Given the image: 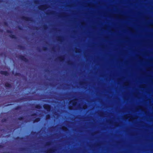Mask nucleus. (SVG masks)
<instances>
[{
	"instance_id": "12",
	"label": "nucleus",
	"mask_w": 153,
	"mask_h": 153,
	"mask_svg": "<svg viewBox=\"0 0 153 153\" xmlns=\"http://www.w3.org/2000/svg\"><path fill=\"white\" fill-rule=\"evenodd\" d=\"M9 36L10 38L12 39H17V37L16 36L13 34H11L9 35Z\"/></svg>"
},
{
	"instance_id": "18",
	"label": "nucleus",
	"mask_w": 153,
	"mask_h": 153,
	"mask_svg": "<svg viewBox=\"0 0 153 153\" xmlns=\"http://www.w3.org/2000/svg\"><path fill=\"white\" fill-rule=\"evenodd\" d=\"M23 139V137H18L15 138V140H21Z\"/></svg>"
},
{
	"instance_id": "2",
	"label": "nucleus",
	"mask_w": 153,
	"mask_h": 153,
	"mask_svg": "<svg viewBox=\"0 0 153 153\" xmlns=\"http://www.w3.org/2000/svg\"><path fill=\"white\" fill-rule=\"evenodd\" d=\"M44 108L46 110L48 111H50L51 109V106L50 105L45 104L43 105Z\"/></svg>"
},
{
	"instance_id": "34",
	"label": "nucleus",
	"mask_w": 153,
	"mask_h": 153,
	"mask_svg": "<svg viewBox=\"0 0 153 153\" xmlns=\"http://www.w3.org/2000/svg\"><path fill=\"white\" fill-rule=\"evenodd\" d=\"M36 132L35 131H32L31 132V134L32 135H34L35 134H36Z\"/></svg>"
},
{
	"instance_id": "30",
	"label": "nucleus",
	"mask_w": 153,
	"mask_h": 153,
	"mask_svg": "<svg viewBox=\"0 0 153 153\" xmlns=\"http://www.w3.org/2000/svg\"><path fill=\"white\" fill-rule=\"evenodd\" d=\"M87 105H84L83 106V108L84 109H86L87 108Z\"/></svg>"
},
{
	"instance_id": "8",
	"label": "nucleus",
	"mask_w": 153,
	"mask_h": 153,
	"mask_svg": "<svg viewBox=\"0 0 153 153\" xmlns=\"http://www.w3.org/2000/svg\"><path fill=\"white\" fill-rule=\"evenodd\" d=\"M55 150H56L54 149L51 148L48 150V152L49 153H53L55 152Z\"/></svg>"
},
{
	"instance_id": "5",
	"label": "nucleus",
	"mask_w": 153,
	"mask_h": 153,
	"mask_svg": "<svg viewBox=\"0 0 153 153\" xmlns=\"http://www.w3.org/2000/svg\"><path fill=\"white\" fill-rule=\"evenodd\" d=\"M0 74L1 75H4L5 76H8L9 75V74L7 71H0Z\"/></svg>"
},
{
	"instance_id": "45",
	"label": "nucleus",
	"mask_w": 153,
	"mask_h": 153,
	"mask_svg": "<svg viewBox=\"0 0 153 153\" xmlns=\"http://www.w3.org/2000/svg\"><path fill=\"white\" fill-rule=\"evenodd\" d=\"M13 73H14V71H13V72H12Z\"/></svg>"
},
{
	"instance_id": "44",
	"label": "nucleus",
	"mask_w": 153,
	"mask_h": 153,
	"mask_svg": "<svg viewBox=\"0 0 153 153\" xmlns=\"http://www.w3.org/2000/svg\"><path fill=\"white\" fill-rule=\"evenodd\" d=\"M2 31H3L2 30H1V32H2Z\"/></svg>"
},
{
	"instance_id": "25",
	"label": "nucleus",
	"mask_w": 153,
	"mask_h": 153,
	"mask_svg": "<svg viewBox=\"0 0 153 153\" xmlns=\"http://www.w3.org/2000/svg\"><path fill=\"white\" fill-rule=\"evenodd\" d=\"M21 75V74L20 73H16L14 74V75L15 76H20Z\"/></svg>"
},
{
	"instance_id": "47",
	"label": "nucleus",
	"mask_w": 153,
	"mask_h": 153,
	"mask_svg": "<svg viewBox=\"0 0 153 153\" xmlns=\"http://www.w3.org/2000/svg\"><path fill=\"white\" fill-rule=\"evenodd\" d=\"M69 109H71V108H69Z\"/></svg>"
},
{
	"instance_id": "33",
	"label": "nucleus",
	"mask_w": 153,
	"mask_h": 153,
	"mask_svg": "<svg viewBox=\"0 0 153 153\" xmlns=\"http://www.w3.org/2000/svg\"><path fill=\"white\" fill-rule=\"evenodd\" d=\"M79 49H78V48H76V50H75V52L76 53H79Z\"/></svg>"
},
{
	"instance_id": "37",
	"label": "nucleus",
	"mask_w": 153,
	"mask_h": 153,
	"mask_svg": "<svg viewBox=\"0 0 153 153\" xmlns=\"http://www.w3.org/2000/svg\"><path fill=\"white\" fill-rule=\"evenodd\" d=\"M52 50L53 51H54V47L53 48H52Z\"/></svg>"
},
{
	"instance_id": "4",
	"label": "nucleus",
	"mask_w": 153,
	"mask_h": 153,
	"mask_svg": "<svg viewBox=\"0 0 153 153\" xmlns=\"http://www.w3.org/2000/svg\"><path fill=\"white\" fill-rule=\"evenodd\" d=\"M47 5L46 4L41 5L39 6L38 7L39 9L43 10H45L47 8Z\"/></svg>"
},
{
	"instance_id": "39",
	"label": "nucleus",
	"mask_w": 153,
	"mask_h": 153,
	"mask_svg": "<svg viewBox=\"0 0 153 153\" xmlns=\"http://www.w3.org/2000/svg\"><path fill=\"white\" fill-rule=\"evenodd\" d=\"M22 150H24L25 149L24 148H22Z\"/></svg>"
},
{
	"instance_id": "41",
	"label": "nucleus",
	"mask_w": 153,
	"mask_h": 153,
	"mask_svg": "<svg viewBox=\"0 0 153 153\" xmlns=\"http://www.w3.org/2000/svg\"><path fill=\"white\" fill-rule=\"evenodd\" d=\"M2 2V0H0V3L1 2Z\"/></svg>"
},
{
	"instance_id": "1",
	"label": "nucleus",
	"mask_w": 153,
	"mask_h": 153,
	"mask_svg": "<svg viewBox=\"0 0 153 153\" xmlns=\"http://www.w3.org/2000/svg\"><path fill=\"white\" fill-rule=\"evenodd\" d=\"M21 19L27 22H32L33 20L31 17L23 16L22 17Z\"/></svg>"
},
{
	"instance_id": "15",
	"label": "nucleus",
	"mask_w": 153,
	"mask_h": 153,
	"mask_svg": "<svg viewBox=\"0 0 153 153\" xmlns=\"http://www.w3.org/2000/svg\"><path fill=\"white\" fill-rule=\"evenodd\" d=\"M21 108V106H17L14 108L15 110H18L20 109Z\"/></svg>"
},
{
	"instance_id": "28",
	"label": "nucleus",
	"mask_w": 153,
	"mask_h": 153,
	"mask_svg": "<svg viewBox=\"0 0 153 153\" xmlns=\"http://www.w3.org/2000/svg\"><path fill=\"white\" fill-rule=\"evenodd\" d=\"M4 25L7 26L8 25V23L6 22H4Z\"/></svg>"
},
{
	"instance_id": "43",
	"label": "nucleus",
	"mask_w": 153,
	"mask_h": 153,
	"mask_svg": "<svg viewBox=\"0 0 153 153\" xmlns=\"http://www.w3.org/2000/svg\"><path fill=\"white\" fill-rule=\"evenodd\" d=\"M53 12H52V13H51V14H53Z\"/></svg>"
},
{
	"instance_id": "29",
	"label": "nucleus",
	"mask_w": 153,
	"mask_h": 153,
	"mask_svg": "<svg viewBox=\"0 0 153 153\" xmlns=\"http://www.w3.org/2000/svg\"><path fill=\"white\" fill-rule=\"evenodd\" d=\"M18 28L19 29V30H22V27L21 26H19L18 27Z\"/></svg>"
},
{
	"instance_id": "46",
	"label": "nucleus",
	"mask_w": 153,
	"mask_h": 153,
	"mask_svg": "<svg viewBox=\"0 0 153 153\" xmlns=\"http://www.w3.org/2000/svg\"><path fill=\"white\" fill-rule=\"evenodd\" d=\"M116 126H118V125H116Z\"/></svg>"
},
{
	"instance_id": "10",
	"label": "nucleus",
	"mask_w": 153,
	"mask_h": 153,
	"mask_svg": "<svg viewBox=\"0 0 153 153\" xmlns=\"http://www.w3.org/2000/svg\"><path fill=\"white\" fill-rule=\"evenodd\" d=\"M40 118L39 117H37L35 118L34 120H33V123H34L36 122H38L40 121Z\"/></svg>"
},
{
	"instance_id": "14",
	"label": "nucleus",
	"mask_w": 153,
	"mask_h": 153,
	"mask_svg": "<svg viewBox=\"0 0 153 153\" xmlns=\"http://www.w3.org/2000/svg\"><path fill=\"white\" fill-rule=\"evenodd\" d=\"M35 108L37 109H40L42 108V106L38 104L36 105Z\"/></svg>"
},
{
	"instance_id": "16",
	"label": "nucleus",
	"mask_w": 153,
	"mask_h": 153,
	"mask_svg": "<svg viewBox=\"0 0 153 153\" xmlns=\"http://www.w3.org/2000/svg\"><path fill=\"white\" fill-rule=\"evenodd\" d=\"M67 64L68 65L70 66H71L73 65V63L71 62V61L69 60L67 62Z\"/></svg>"
},
{
	"instance_id": "23",
	"label": "nucleus",
	"mask_w": 153,
	"mask_h": 153,
	"mask_svg": "<svg viewBox=\"0 0 153 153\" xmlns=\"http://www.w3.org/2000/svg\"><path fill=\"white\" fill-rule=\"evenodd\" d=\"M6 32L7 33H13V32L12 31L10 30H6Z\"/></svg>"
},
{
	"instance_id": "24",
	"label": "nucleus",
	"mask_w": 153,
	"mask_h": 153,
	"mask_svg": "<svg viewBox=\"0 0 153 153\" xmlns=\"http://www.w3.org/2000/svg\"><path fill=\"white\" fill-rule=\"evenodd\" d=\"M7 119L6 118H3L1 120V122L2 123L6 122L7 121Z\"/></svg>"
},
{
	"instance_id": "40",
	"label": "nucleus",
	"mask_w": 153,
	"mask_h": 153,
	"mask_svg": "<svg viewBox=\"0 0 153 153\" xmlns=\"http://www.w3.org/2000/svg\"><path fill=\"white\" fill-rule=\"evenodd\" d=\"M36 27V30H37L38 27Z\"/></svg>"
},
{
	"instance_id": "31",
	"label": "nucleus",
	"mask_w": 153,
	"mask_h": 153,
	"mask_svg": "<svg viewBox=\"0 0 153 153\" xmlns=\"http://www.w3.org/2000/svg\"><path fill=\"white\" fill-rule=\"evenodd\" d=\"M37 115V114L36 113H34L31 114V116H36Z\"/></svg>"
},
{
	"instance_id": "22",
	"label": "nucleus",
	"mask_w": 153,
	"mask_h": 153,
	"mask_svg": "<svg viewBox=\"0 0 153 153\" xmlns=\"http://www.w3.org/2000/svg\"><path fill=\"white\" fill-rule=\"evenodd\" d=\"M43 28L45 30H46L48 28V27L46 25H44L43 26Z\"/></svg>"
},
{
	"instance_id": "36",
	"label": "nucleus",
	"mask_w": 153,
	"mask_h": 153,
	"mask_svg": "<svg viewBox=\"0 0 153 153\" xmlns=\"http://www.w3.org/2000/svg\"><path fill=\"white\" fill-rule=\"evenodd\" d=\"M83 84V82H79V84H80V85H82V84Z\"/></svg>"
},
{
	"instance_id": "11",
	"label": "nucleus",
	"mask_w": 153,
	"mask_h": 153,
	"mask_svg": "<svg viewBox=\"0 0 153 153\" xmlns=\"http://www.w3.org/2000/svg\"><path fill=\"white\" fill-rule=\"evenodd\" d=\"M77 100V99L75 98L73 100V101H72V104L73 105H76L77 104L76 100Z\"/></svg>"
},
{
	"instance_id": "26",
	"label": "nucleus",
	"mask_w": 153,
	"mask_h": 153,
	"mask_svg": "<svg viewBox=\"0 0 153 153\" xmlns=\"http://www.w3.org/2000/svg\"><path fill=\"white\" fill-rule=\"evenodd\" d=\"M51 144V142H48L46 143V145L47 146H49Z\"/></svg>"
},
{
	"instance_id": "49",
	"label": "nucleus",
	"mask_w": 153,
	"mask_h": 153,
	"mask_svg": "<svg viewBox=\"0 0 153 153\" xmlns=\"http://www.w3.org/2000/svg\"><path fill=\"white\" fill-rule=\"evenodd\" d=\"M30 100H32V99H30Z\"/></svg>"
},
{
	"instance_id": "9",
	"label": "nucleus",
	"mask_w": 153,
	"mask_h": 153,
	"mask_svg": "<svg viewBox=\"0 0 153 153\" xmlns=\"http://www.w3.org/2000/svg\"><path fill=\"white\" fill-rule=\"evenodd\" d=\"M57 40L58 41L62 42L63 41V38L62 36H58L57 37Z\"/></svg>"
},
{
	"instance_id": "27",
	"label": "nucleus",
	"mask_w": 153,
	"mask_h": 153,
	"mask_svg": "<svg viewBox=\"0 0 153 153\" xmlns=\"http://www.w3.org/2000/svg\"><path fill=\"white\" fill-rule=\"evenodd\" d=\"M5 53H4V52L1 53H0V55L1 56H4L5 55Z\"/></svg>"
},
{
	"instance_id": "3",
	"label": "nucleus",
	"mask_w": 153,
	"mask_h": 153,
	"mask_svg": "<svg viewBox=\"0 0 153 153\" xmlns=\"http://www.w3.org/2000/svg\"><path fill=\"white\" fill-rule=\"evenodd\" d=\"M19 58L21 60L24 61L25 62L27 63L29 62V60L26 58L25 56L22 55H20L19 56Z\"/></svg>"
},
{
	"instance_id": "42",
	"label": "nucleus",
	"mask_w": 153,
	"mask_h": 153,
	"mask_svg": "<svg viewBox=\"0 0 153 153\" xmlns=\"http://www.w3.org/2000/svg\"><path fill=\"white\" fill-rule=\"evenodd\" d=\"M38 51H40V49H39Z\"/></svg>"
},
{
	"instance_id": "21",
	"label": "nucleus",
	"mask_w": 153,
	"mask_h": 153,
	"mask_svg": "<svg viewBox=\"0 0 153 153\" xmlns=\"http://www.w3.org/2000/svg\"><path fill=\"white\" fill-rule=\"evenodd\" d=\"M42 50L44 51H46L48 50V48L46 47H43Z\"/></svg>"
},
{
	"instance_id": "17",
	"label": "nucleus",
	"mask_w": 153,
	"mask_h": 153,
	"mask_svg": "<svg viewBox=\"0 0 153 153\" xmlns=\"http://www.w3.org/2000/svg\"><path fill=\"white\" fill-rule=\"evenodd\" d=\"M62 130L63 131H66L67 130H68V128H67L65 127V126H63L62 127Z\"/></svg>"
},
{
	"instance_id": "7",
	"label": "nucleus",
	"mask_w": 153,
	"mask_h": 153,
	"mask_svg": "<svg viewBox=\"0 0 153 153\" xmlns=\"http://www.w3.org/2000/svg\"><path fill=\"white\" fill-rule=\"evenodd\" d=\"M4 86L6 88H10L12 87L11 84L8 82H6L4 83Z\"/></svg>"
},
{
	"instance_id": "35",
	"label": "nucleus",
	"mask_w": 153,
	"mask_h": 153,
	"mask_svg": "<svg viewBox=\"0 0 153 153\" xmlns=\"http://www.w3.org/2000/svg\"><path fill=\"white\" fill-rule=\"evenodd\" d=\"M4 146L3 145H2L1 144H0V148L2 149L3 148Z\"/></svg>"
},
{
	"instance_id": "20",
	"label": "nucleus",
	"mask_w": 153,
	"mask_h": 153,
	"mask_svg": "<svg viewBox=\"0 0 153 153\" xmlns=\"http://www.w3.org/2000/svg\"><path fill=\"white\" fill-rule=\"evenodd\" d=\"M46 117V119L48 120V119H50V118H51L50 115L49 114H48L47 115Z\"/></svg>"
},
{
	"instance_id": "32",
	"label": "nucleus",
	"mask_w": 153,
	"mask_h": 153,
	"mask_svg": "<svg viewBox=\"0 0 153 153\" xmlns=\"http://www.w3.org/2000/svg\"><path fill=\"white\" fill-rule=\"evenodd\" d=\"M38 2L39 1L38 0H35L34 1V3L36 4H38Z\"/></svg>"
},
{
	"instance_id": "13",
	"label": "nucleus",
	"mask_w": 153,
	"mask_h": 153,
	"mask_svg": "<svg viewBox=\"0 0 153 153\" xmlns=\"http://www.w3.org/2000/svg\"><path fill=\"white\" fill-rule=\"evenodd\" d=\"M18 47L21 50H24L25 49V47L21 45H18Z\"/></svg>"
},
{
	"instance_id": "48",
	"label": "nucleus",
	"mask_w": 153,
	"mask_h": 153,
	"mask_svg": "<svg viewBox=\"0 0 153 153\" xmlns=\"http://www.w3.org/2000/svg\"><path fill=\"white\" fill-rule=\"evenodd\" d=\"M22 100V99H21V100Z\"/></svg>"
},
{
	"instance_id": "38",
	"label": "nucleus",
	"mask_w": 153,
	"mask_h": 153,
	"mask_svg": "<svg viewBox=\"0 0 153 153\" xmlns=\"http://www.w3.org/2000/svg\"><path fill=\"white\" fill-rule=\"evenodd\" d=\"M49 70H46V71H49Z\"/></svg>"
},
{
	"instance_id": "50",
	"label": "nucleus",
	"mask_w": 153,
	"mask_h": 153,
	"mask_svg": "<svg viewBox=\"0 0 153 153\" xmlns=\"http://www.w3.org/2000/svg\"><path fill=\"white\" fill-rule=\"evenodd\" d=\"M8 105H7L6 106H8Z\"/></svg>"
},
{
	"instance_id": "19",
	"label": "nucleus",
	"mask_w": 153,
	"mask_h": 153,
	"mask_svg": "<svg viewBox=\"0 0 153 153\" xmlns=\"http://www.w3.org/2000/svg\"><path fill=\"white\" fill-rule=\"evenodd\" d=\"M18 119L19 120H22L24 119V117L23 116H21L18 117Z\"/></svg>"
},
{
	"instance_id": "6",
	"label": "nucleus",
	"mask_w": 153,
	"mask_h": 153,
	"mask_svg": "<svg viewBox=\"0 0 153 153\" xmlns=\"http://www.w3.org/2000/svg\"><path fill=\"white\" fill-rule=\"evenodd\" d=\"M65 56L63 55L58 57L59 60L61 62H63L65 60Z\"/></svg>"
}]
</instances>
